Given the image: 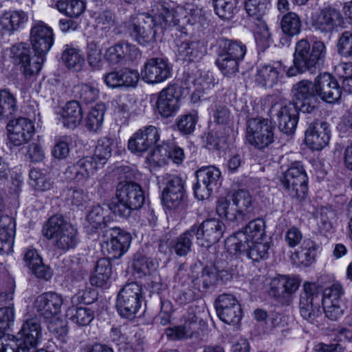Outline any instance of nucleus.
I'll list each match as a JSON object with an SVG mask.
<instances>
[{"label": "nucleus", "instance_id": "f257e3e1", "mask_svg": "<svg viewBox=\"0 0 352 352\" xmlns=\"http://www.w3.org/2000/svg\"><path fill=\"white\" fill-rule=\"evenodd\" d=\"M326 54V47L322 41H315L311 46L306 39H301L296 44L293 65L284 66L283 71L287 77L309 72L314 74L319 70Z\"/></svg>", "mask_w": 352, "mask_h": 352}, {"label": "nucleus", "instance_id": "f03ea898", "mask_svg": "<svg viewBox=\"0 0 352 352\" xmlns=\"http://www.w3.org/2000/svg\"><path fill=\"white\" fill-rule=\"evenodd\" d=\"M153 11V17L157 27L163 30L177 27L182 30L197 21V10L189 4L173 7L168 2H160L155 5Z\"/></svg>", "mask_w": 352, "mask_h": 352}, {"label": "nucleus", "instance_id": "7ed1b4c3", "mask_svg": "<svg viewBox=\"0 0 352 352\" xmlns=\"http://www.w3.org/2000/svg\"><path fill=\"white\" fill-rule=\"evenodd\" d=\"M117 201L112 202L109 208L115 214L122 218H128L133 210L140 209L145 201L142 187L137 183L123 181L116 187Z\"/></svg>", "mask_w": 352, "mask_h": 352}, {"label": "nucleus", "instance_id": "20e7f679", "mask_svg": "<svg viewBox=\"0 0 352 352\" xmlns=\"http://www.w3.org/2000/svg\"><path fill=\"white\" fill-rule=\"evenodd\" d=\"M43 235L53 240L57 249L67 251L75 248L78 243L77 230L60 214L51 217L43 226Z\"/></svg>", "mask_w": 352, "mask_h": 352}, {"label": "nucleus", "instance_id": "39448f33", "mask_svg": "<svg viewBox=\"0 0 352 352\" xmlns=\"http://www.w3.org/2000/svg\"><path fill=\"white\" fill-rule=\"evenodd\" d=\"M132 237L128 232L118 227L102 231L101 248L109 259L120 258L129 250Z\"/></svg>", "mask_w": 352, "mask_h": 352}, {"label": "nucleus", "instance_id": "423d86ee", "mask_svg": "<svg viewBox=\"0 0 352 352\" xmlns=\"http://www.w3.org/2000/svg\"><path fill=\"white\" fill-rule=\"evenodd\" d=\"M265 234V222L258 218L250 221L241 231L231 236L226 241V245L235 253L244 251L248 246V242L252 241H264Z\"/></svg>", "mask_w": 352, "mask_h": 352}, {"label": "nucleus", "instance_id": "0eeeda50", "mask_svg": "<svg viewBox=\"0 0 352 352\" xmlns=\"http://www.w3.org/2000/svg\"><path fill=\"white\" fill-rule=\"evenodd\" d=\"M142 299V286L135 282L126 283L117 296L118 313L124 318H133L141 307Z\"/></svg>", "mask_w": 352, "mask_h": 352}, {"label": "nucleus", "instance_id": "6e6552de", "mask_svg": "<svg viewBox=\"0 0 352 352\" xmlns=\"http://www.w3.org/2000/svg\"><path fill=\"white\" fill-rule=\"evenodd\" d=\"M307 180L303 166L296 162L285 172L281 182L288 195L301 202L307 196Z\"/></svg>", "mask_w": 352, "mask_h": 352}, {"label": "nucleus", "instance_id": "1a4fd4ad", "mask_svg": "<svg viewBox=\"0 0 352 352\" xmlns=\"http://www.w3.org/2000/svg\"><path fill=\"white\" fill-rule=\"evenodd\" d=\"M320 289L314 283L307 282L303 285V291L300 294L299 312L300 316L311 323L317 322L321 316Z\"/></svg>", "mask_w": 352, "mask_h": 352}, {"label": "nucleus", "instance_id": "9d476101", "mask_svg": "<svg viewBox=\"0 0 352 352\" xmlns=\"http://www.w3.org/2000/svg\"><path fill=\"white\" fill-rule=\"evenodd\" d=\"M31 50L29 45L19 43L10 47V58L14 65H20V70L25 78L36 75L41 69L43 59L35 54L30 56Z\"/></svg>", "mask_w": 352, "mask_h": 352}, {"label": "nucleus", "instance_id": "9b49d317", "mask_svg": "<svg viewBox=\"0 0 352 352\" xmlns=\"http://www.w3.org/2000/svg\"><path fill=\"white\" fill-rule=\"evenodd\" d=\"M157 28L158 27L153 16L145 13L132 16L127 25L131 36L141 45L155 40Z\"/></svg>", "mask_w": 352, "mask_h": 352}, {"label": "nucleus", "instance_id": "f8f14e48", "mask_svg": "<svg viewBox=\"0 0 352 352\" xmlns=\"http://www.w3.org/2000/svg\"><path fill=\"white\" fill-rule=\"evenodd\" d=\"M274 127L267 120L251 118L247 121L246 140L255 148H263L274 142Z\"/></svg>", "mask_w": 352, "mask_h": 352}, {"label": "nucleus", "instance_id": "ddd939ff", "mask_svg": "<svg viewBox=\"0 0 352 352\" xmlns=\"http://www.w3.org/2000/svg\"><path fill=\"white\" fill-rule=\"evenodd\" d=\"M197 183L194 194L199 200L207 199L217 188L221 177L220 170L214 166H204L196 171Z\"/></svg>", "mask_w": 352, "mask_h": 352}, {"label": "nucleus", "instance_id": "4468645a", "mask_svg": "<svg viewBox=\"0 0 352 352\" xmlns=\"http://www.w3.org/2000/svg\"><path fill=\"white\" fill-rule=\"evenodd\" d=\"M63 299L55 292H44L36 297L32 308L37 316L48 321L60 313Z\"/></svg>", "mask_w": 352, "mask_h": 352}, {"label": "nucleus", "instance_id": "2eb2a0df", "mask_svg": "<svg viewBox=\"0 0 352 352\" xmlns=\"http://www.w3.org/2000/svg\"><path fill=\"white\" fill-rule=\"evenodd\" d=\"M162 183L165 185L162 194L163 204L169 209L178 208L182 204L185 196L184 180L177 175H166Z\"/></svg>", "mask_w": 352, "mask_h": 352}, {"label": "nucleus", "instance_id": "dca6fc26", "mask_svg": "<svg viewBox=\"0 0 352 352\" xmlns=\"http://www.w3.org/2000/svg\"><path fill=\"white\" fill-rule=\"evenodd\" d=\"M226 230L224 223L217 219H209L200 224H194L190 227V231L194 232L199 243L205 241L206 244L201 243L206 248L218 242L223 236Z\"/></svg>", "mask_w": 352, "mask_h": 352}, {"label": "nucleus", "instance_id": "f3484780", "mask_svg": "<svg viewBox=\"0 0 352 352\" xmlns=\"http://www.w3.org/2000/svg\"><path fill=\"white\" fill-rule=\"evenodd\" d=\"M292 91L300 111L311 113L315 111L318 103L316 81L302 80L294 85Z\"/></svg>", "mask_w": 352, "mask_h": 352}, {"label": "nucleus", "instance_id": "a211bd4d", "mask_svg": "<svg viewBox=\"0 0 352 352\" xmlns=\"http://www.w3.org/2000/svg\"><path fill=\"white\" fill-rule=\"evenodd\" d=\"M276 111L279 130L286 135L294 133L298 122L297 104L291 101H283L278 105L272 107Z\"/></svg>", "mask_w": 352, "mask_h": 352}, {"label": "nucleus", "instance_id": "6ab92c4d", "mask_svg": "<svg viewBox=\"0 0 352 352\" xmlns=\"http://www.w3.org/2000/svg\"><path fill=\"white\" fill-rule=\"evenodd\" d=\"M160 140L159 129L153 125L138 130L129 140L128 148L133 153L142 155L152 148Z\"/></svg>", "mask_w": 352, "mask_h": 352}, {"label": "nucleus", "instance_id": "aec40b11", "mask_svg": "<svg viewBox=\"0 0 352 352\" xmlns=\"http://www.w3.org/2000/svg\"><path fill=\"white\" fill-rule=\"evenodd\" d=\"M181 96V87L177 85H171L162 89L156 103L158 113L164 118L175 115L179 109Z\"/></svg>", "mask_w": 352, "mask_h": 352}, {"label": "nucleus", "instance_id": "412c9836", "mask_svg": "<svg viewBox=\"0 0 352 352\" xmlns=\"http://www.w3.org/2000/svg\"><path fill=\"white\" fill-rule=\"evenodd\" d=\"M300 280L295 276H280L272 279L270 295L283 305H289L292 296L298 289Z\"/></svg>", "mask_w": 352, "mask_h": 352}, {"label": "nucleus", "instance_id": "4be33fe9", "mask_svg": "<svg viewBox=\"0 0 352 352\" xmlns=\"http://www.w3.org/2000/svg\"><path fill=\"white\" fill-rule=\"evenodd\" d=\"M30 42L35 54L45 60V56L54 43L53 31L43 23L34 25L30 31Z\"/></svg>", "mask_w": 352, "mask_h": 352}, {"label": "nucleus", "instance_id": "5701e85b", "mask_svg": "<svg viewBox=\"0 0 352 352\" xmlns=\"http://www.w3.org/2000/svg\"><path fill=\"white\" fill-rule=\"evenodd\" d=\"M98 162L91 157H85L69 166L64 172L65 179L85 182L93 177L98 169Z\"/></svg>", "mask_w": 352, "mask_h": 352}, {"label": "nucleus", "instance_id": "b1692460", "mask_svg": "<svg viewBox=\"0 0 352 352\" xmlns=\"http://www.w3.org/2000/svg\"><path fill=\"white\" fill-rule=\"evenodd\" d=\"M8 139L15 146L29 142L34 134V126L32 121L25 118L11 120L7 125Z\"/></svg>", "mask_w": 352, "mask_h": 352}, {"label": "nucleus", "instance_id": "393cba45", "mask_svg": "<svg viewBox=\"0 0 352 352\" xmlns=\"http://www.w3.org/2000/svg\"><path fill=\"white\" fill-rule=\"evenodd\" d=\"M330 140V130L327 122L316 120L310 123L305 131V141L312 150L324 148Z\"/></svg>", "mask_w": 352, "mask_h": 352}, {"label": "nucleus", "instance_id": "a878e982", "mask_svg": "<svg viewBox=\"0 0 352 352\" xmlns=\"http://www.w3.org/2000/svg\"><path fill=\"white\" fill-rule=\"evenodd\" d=\"M171 69L168 61L162 58H152L144 64L142 79L150 84L160 83L170 76Z\"/></svg>", "mask_w": 352, "mask_h": 352}, {"label": "nucleus", "instance_id": "bb28decb", "mask_svg": "<svg viewBox=\"0 0 352 352\" xmlns=\"http://www.w3.org/2000/svg\"><path fill=\"white\" fill-rule=\"evenodd\" d=\"M21 342L28 349L25 352H38L37 344L42 336V328L37 316L26 318L19 332Z\"/></svg>", "mask_w": 352, "mask_h": 352}, {"label": "nucleus", "instance_id": "cd10ccee", "mask_svg": "<svg viewBox=\"0 0 352 352\" xmlns=\"http://www.w3.org/2000/svg\"><path fill=\"white\" fill-rule=\"evenodd\" d=\"M316 91L322 100L333 103L341 97V88L337 80L329 74H320L316 78Z\"/></svg>", "mask_w": 352, "mask_h": 352}, {"label": "nucleus", "instance_id": "c85d7f7f", "mask_svg": "<svg viewBox=\"0 0 352 352\" xmlns=\"http://www.w3.org/2000/svg\"><path fill=\"white\" fill-rule=\"evenodd\" d=\"M340 13L332 8H324L312 17L311 25L316 30L322 33H330L337 26L340 21Z\"/></svg>", "mask_w": 352, "mask_h": 352}, {"label": "nucleus", "instance_id": "c756f323", "mask_svg": "<svg viewBox=\"0 0 352 352\" xmlns=\"http://www.w3.org/2000/svg\"><path fill=\"white\" fill-rule=\"evenodd\" d=\"M15 223L8 215L0 216V254H9L12 250Z\"/></svg>", "mask_w": 352, "mask_h": 352}, {"label": "nucleus", "instance_id": "7c9ffc66", "mask_svg": "<svg viewBox=\"0 0 352 352\" xmlns=\"http://www.w3.org/2000/svg\"><path fill=\"white\" fill-rule=\"evenodd\" d=\"M24 259L26 265L38 278L47 280L52 277L50 267L43 264L42 258L36 250L27 251Z\"/></svg>", "mask_w": 352, "mask_h": 352}, {"label": "nucleus", "instance_id": "2f4dec72", "mask_svg": "<svg viewBox=\"0 0 352 352\" xmlns=\"http://www.w3.org/2000/svg\"><path fill=\"white\" fill-rule=\"evenodd\" d=\"M204 54V45L200 41H184L177 45V56L182 60L194 61L201 58Z\"/></svg>", "mask_w": 352, "mask_h": 352}, {"label": "nucleus", "instance_id": "473e14b6", "mask_svg": "<svg viewBox=\"0 0 352 352\" xmlns=\"http://www.w3.org/2000/svg\"><path fill=\"white\" fill-rule=\"evenodd\" d=\"M62 122L65 126L75 128L82 121V110L76 100H71L62 109L60 113Z\"/></svg>", "mask_w": 352, "mask_h": 352}, {"label": "nucleus", "instance_id": "72a5a7b5", "mask_svg": "<svg viewBox=\"0 0 352 352\" xmlns=\"http://www.w3.org/2000/svg\"><path fill=\"white\" fill-rule=\"evenodd\" d=\"M216 210L219 217L237 224L248 219L245 213L239 212L237 208L234 205V202L231 204L224 197H221L217 201Z\"/></svg>", "mask_w": 352, "mask_h": 352}, {"label": "nucleus", "instance_id": "f704fd0d", "mask_svg": "<svg viewBox=\"0 0 352 352\" xmlns=\"http://www.w3.org/2000/svg\"><path fill=\"white\" fill-rule=\"evenodd\" d=\"M184 324L168 329L167 336L173 339H185L192 336L195 331V326L197 324V317L194 311H188L183 316Z\"/></svg>", "mask_w": 352, "mask_h": 352}, {"label": "nucleus", "instance_id": "c9c22d12", "mask_svg": "<svg viewBox=\"0 0 352 352\" xmlns=\"http://www.w3.org/2000/svg\"><path fill=\"white\" fill-rule=\"evenodd\" d=\"M107 212L100 205H95L91 208L87 214L85 224V228L88 234L95 232L109 221V217L105 215Z\"/></svg>", "mask_w": 352, "mask_h": 352}, {"label": "nucleus", "instance_id": "e433bc0d", "mask_svg": "<svg viewBox=\"0 0 352 352\" xmlns=\"http://www.w3.org/2000/svg\"><path fill=\"white\" fill-rule=\"evenodd\" d=\"M219 53L241 61L246 54V46L241 42L221 38L218 41Z\"/></svg>", "mask_w": 352, "mask_h": 352}, {"label": "nucleus", "instance_id": "4c0bfd02", "mask_svg": "<svg viewBox=\"0 0 352 352\" xmlns=\"http://www.w3.org/2000/svg\"><path fill=\"white\" fill-rule=\"evenodd\" d=\"M61 59L69 70L80 72L85 65V57L82 52L71 45H65Z\"/></svg>", "mask_w": 352, "mask_h": 352}, {"label": "nucleus", "instance_id": "58836bf2", "mask_svg": "<svg viewBox=\"0 0 352 352\" xmlns=\"http://www.w3.org/2000/svg\"><path fill=\"white\" fill-rule=\"evenodd\" d=\"M302 23L300 16L294 12L283 15L280 20L282 32L288 36H294L301 32Z\"/></svg>", "mask_w": 352, "mask_h": 352}, {"label": "nucleus", "instance_id": "ea45409f", "mask_svg": "<svg viewBox=\"0 0 352 352\" xmlns=\"http://www.w3.org/2000/svg\"><path fill=\"white\" fill-rule=\"evenodd\" d=\"M217 283V267H204L201 274L193 280L194 286L200 292H205Z\"/></svg>", "mask_w": 352, "mask_h": 352}, {"label": "nucleus", "instance_id": "a19ab883", "mask_svg": "<svg viewBox=\"0 0 352 352\" xmlns=\"http://www.w3.org/2000/svg\"><path fill=\"white\" fill-rule=\"evenodd\" d=\"M278 69L271 65H262L258 68L255 80L263 87H272L278 80Z\"/></svg>", "mask_w": 352, "mask_h": 352}, {"label": "nucleus", "instance_id": "79ce46f5", "mask_svg": "<svg viewBox=\"0 0 352 352\" xmlns=\"http://www.w3.org/2000/svg\"><path fill=\"white\" fill-rule=\"evenodd\" d=\"M28 16L24 12L10 11L5 12L0 18V24L2 28L10 32H12L25 23Z\"/></svg>", "mask_w": 352, "mask_h": 352}, {"label": "nucleus", "instance_id": "37998d69", "mask_svg": "<svg viewBox=\"0 0 352 352\" xmlns=\"http://www.w3.org/2000/svg\"><path fill=\"white\" fill-rule=\"evenodd\" d=\"M270 244L267 241H252L248 242V246L244 251H238L237 252H244L249 258L253 261H259L268 258Z\"/></svg>", "mask_w": 352, "mask_h": 352}, {"label": "nucleus", "instance_id": "c03bdc74", "mask_svg": "<svg viewBox=\"0 0 352 352\" xmlns=\"http://www.w3.org/2000/svg\"><path fill=\"white\" fill-rule=\"evenodd\" d=\"M316 245L311 240H305L300 250L296 252V256L299 265L309 267L316 261Z\"/></svg>", "mask_w": 352, "mask_h": 352}, {"label": "nucleus", "instance_id": "a18cd8bd", "mask_svg": "<svg viewBox=\"0 0 352 352\" xmlns=\"http://www.w3.org/2000/svg\"><path fill=\"white\" fill-rule=\"evenodd\" d=\"M56 6L58 10L70 18H77L85 10V4L82 0H58Z\"/></svg>", "mask_w": 352, "mask_h": 352}, {"label": "nucleus", "instance_id": "49530a36", "mask_svg": "<svg viewBox=\"0 0 352 352\" xmlns=\"http://www.w3.org/2000/svg\"><path fill=\"white\" fill-rule=\"evenodd\" d=\"M193 236L194 232L190 231V228L173 241L171 247L177 256H185L190 252Z\"/></svg>", "mask_w": 352, "mask_h": 352}, {"label": "nucleus", "instance_id": "de8ad7c7", "mask_svg": "<svg viewBox=\"0 0 352 352\" xmlns=\"http://www.w3.org/2000/svg\"><path fill=\"white\" fill-rule=\"evenodd\" d=\"M113 140L107 137L101 138L98 140L94 154L91 157L98 162V165H104L111 155Z\"/></svg>", "mask_w": 352, "mask_h": 352}, {"label": "nucleus", "instance_id": "09e8293b", "mask_svg": "<svg viewBox=\"0 0 352 352\" xmlns=\"http://www.w3.org/2000/svg\"><path fill=\"white\" fill-rule=\"evenodd\" d=\"M67 316L79 326H85L94 319V311L88 307H73L68 309Z\"/></svg>", "mask_w": 352, "mask_h": 352}, {"label": "nucleus", "instance_id": "8fccbe9b", "mask_svg": "<svg viewBox=\"0 0 352 352\" xmlns=\"http://www.w3.org/2000/svg\"><path fill=\"white\" fill-rule=\"evenodd\" d=\"M270 0H245V9L248 14L260 21L269 10Z\"/></svg>", "mask_w": 352, "mask_h": 352}, {"label": "nucleus", "instance_id": "3c124183", "mask_svg": "<svg viewBox=\"0 0 352 352\" xmlns=\"http://www.w3.org/2000/svg\"><path fill=\"white\" fill-rule=\"evenodd\" d=\"M239 0H213L215 13L222 19H231L236 11Z\"/></svg>", "mask_w": 352, "mask_h": 352}, {"label": "nucleus", "instance_id": "603ef678", "mask_svg": "<svg viewBox=\"0 0 352 352\" xmlns=\"http://www.w3.org/2000/svg\"><path fill=\"white\" fill-rule=\"evenodd\" d=\"M104 114V105L98 104L93 107L85 120V127L90 131H97L102 126Z\"/></svg>", "mask_w": 352, "mask_h": 352}, {"label": "nucleus", "instance_id": "864d4df0", "mask_svg": "<svg viewBox=\"0 0 352 352\" xmlns=\"http://www.w3.org/2000/svg\"><path fill=\"white\" fill-rule=\"evenodd\" d=\"M16 110V98L7 89L0 90V118H8Z\"/></svg>", "mask_w": 352, "mask_h": 352}, {"label": "nucleus", "instance_id": "5fc2aeb1", "mask_svg": "<svg viewBox=\"0 0 352 352\" xmlns=\"http://www.w3.org/2000/svg\"><path fill=\"white\" fill-rule=\"evenodd\" d=\"M239 60L218 52L216 64L223 74L227 77L235 76L239 72Z\"/></svg>", "mask_w": 352, "mask_h": 352}, {"label": "nucleus", "instance_id": "6e6d98bb", "mask_svg": "<svg viewBox=\"0 0 352 352\" xmlns=\"http://www.w3.org/2000/svg\"><path fill=\"white\" fill-rule=\"evenodd\" d=\"M232 201L239 212L245 213L249 219L248 214L252 210V197L250 192L245 190H239L233 195Z\"/></svg>", "mask_w": 352, "mask_h": 352}, {"label": "nucleus", "instance_id": "4d7b16f0", "mask_svg": "<svg viewBox=\"0 0 352 352\" xmlns=\"http://www.w3.org/2000/svg\"><path fill=\"white\" fill-rule=\"evenodd\" d=\"M73 93L76 98L82 102L89 104L96 100L98 90L87 84H78L74 87Z\"/></svg>", "mask_w": 352, "mask_h": 352}, {"label": "nucleus", "instance_id": "13d9d810", "mask_svg": "<svg viewBox=\"0 0 352 352\" xmlns=\"http://www.w3.org/2000/svg\"><path fill=\"white\" fill-rule=\"evenodd\" d=\"M170 143L163 142L157 145L150 153L148 160L156 165L162 166L170 160Z\"/></svg>", "mask_w": 352, "mask_h": 352}, {"label": "nucleus", "instance_id": "bf43d9fd", "mask_svg": "<svg viewBox=\"0 0 352 352\" xmlns=\"http://www.w3.org/2000/svg\"><path fill=\"white\" fill-rule=\"evenodd\" d=\"M217 315L223 322L237 325L242 318L241 305L231 307L230 309H216Z\"/></svg>", "mask_w": 352, "mask_h": 352}, {"label": "nucleus", "instance_id": "052dcab7", "mask_svg": "<svg viewBox=\"0 0 352 352\" xmlns=\"http://www.w3.org/2000/svg\"><path fill=\"white\" fill-rule=\"evenodd\" d=\"M30 184L36 190L45 191L52 187V182L39 170L32 169L29 173Z\"/></svg>", "mask_w": 352, "mask_h": 352}, {"label": "nucleus", "instance_id": "680f3d73", "mask_svg": "<svg viewBox=\"0 0 352 352\" xmlns=\"http://www.w3.org/2000/svg\"><path fill=\"white\" fill-rule=\"evenodd\" d=\"M184 83L186 85V89L192 91V101L197 102L201 100L204 97V89L200 80L196 79L194 76L188 74L184 80Z\"/></svg>", "mask_w": 352, "mask_h": 352}, {"label": "nucleus", "instance_id": "e2e57ef3", "mask_svg": "<svg viewBox=\"0 0 352 352\" xmlns=\"http://www.w3.org/2000/svg\"><path fill=\"white\" fill-rule=\"evenodd\" d=\"M197 120L198 116L196 113L183 115L177 120V129L183 134H190L195 131Z\"/></svg>", "mask_w": 352, "mask_h": 352}, {"label": "nucleus", "instance_id": "0e129e2a", "mask_svg": "<svg viewBox=\"0 0 352 352\" xmlns=\"http://www.w3.org/2000/svg\"><path fill=\"white\" fill-rule=\"evenodd\" d=\"M14 309L10 306L0 308V339H3L5 332L14 323Z\"/></svg>", "mask_w": 352, "mask_h": 352}, {"label": "nucleus", "instance_id": "69168bd1", "mask_svg": "<svg viewBox=\"0 0 352 352\" xmlns=\"http://www.w3.org/2000/svg\"><path fill=\"white\" fill-rule=\"evenodd\" d=\"M87 59L88 64L94 69H99L102 66L101 50L94 42L87 45Z\"/></svg>", "mask_w": 352, "mask_h": 352}, {"label": "nucleus", "instance_id": "338daca9", "mask_svg": "<svg viewBox=\"0 0 352 352\" xmlns=\"http://www.w3.org/2000/svg\"><path fill=\"white\" fill-rule=\"evenodd\" d=\"M337 47L338 54L342 56L352 57V32H343L338 39Z\"/></svg>", "mask_w": 352, "mask_h": 352}, {"label": "nucleus", "instance_id": "774afa93", "mask_svg": "<svg viewBox=\"0 0 352 352\" xmlns=\"http://www.w3.org/2000/svg\"><path fill=\"white\" fill-rule=\"evenodd\" d=\"M343 294V289L340 284H333L331 287L324 290L321 302L322 304H324L326 300H329L331 302L332 301V303L339 304L340 302H343L340 298Z\"/></svg>", "mask_w": 352, "mask_h": 352}]
</instances>
